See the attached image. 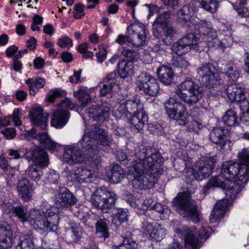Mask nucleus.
I'll list each match as a JSON object with an SVG mask.
<instances>
[{"label":"nucleus","mask_w":249,"mask_h":249,"mask_svg":"<svg viewBox=\"0 0 249 249\" xmlns=\"http://www.w3.org/2000/svg\"><path fill=\"white\" fill-rule=\"evenodd\" d=\"M117 198L114 192L103 186L93 193L90 201L94 207L100 210L103 213H107L114 205Z\"/></svg>","instance_id":"obj_11"},{"label":"nucleus","mask_w":249,"mask_h":249,"mask_svg":"<svg viewBox=\"0 0 249 249\" xmlns=\"http://www.w3.org/2000/svg\"><path fill=\"white\" fill-rule=\"evenodd\" d=\"M233 9L241 17H249V7H238L237 4L232 5Z\"/></svg>","instance_id":"obj_59"},{"label":"nucleus","mask_w":249,"mask_h":249,"mask_svg":"<svg viewBox=\"0 0 249 249\" xmlns=\"http://www.w3.org/2000/svg\"><path fill=\"white\" fill-rule=\"evenodd\" d=\"M144 162H139L129 169L134 176V181L140 189H147L152 187L157 178L163 173L160 163L162 161L160 154H152Z\"/></svg>","instance_id":"obj_3"},{"label":"nucleus","mask_w":249,"mask_h":249,"mask_svg":"<svg viewBox=\"0 0 249 249\" xmlns=\"http://www.w3.org/2000/svg\"><path fill=\"white\" fill-rule=\"evenodd\" d=\"M143 221L142 222L141 230L146 234H150L154 229L153 225L144 217H142Z\"/></svg>","instance_id":"obj_56"},{"label":"nucleus","mask_w":249,"mask_h":249,"mask_svg":"<svg viewBox=\"0 0 249 249\" xmlns=\"http://www.w3.org/2000/svg\"><path fill=\"white\" fill-rule=\"evenodd\" d=\"M47 178L51 183L57 184L59 179V175L56 171L52 170L47 174Z\"/></svg>","instance_id":"obj_63"},{"label":"nucleus","mask_w":249,"mask_h":249,"mask_svg":"<svg viewBox=\"0 0 249 249\" xmlns=\"http://www.w3.org/2000/svg\"><path fill=\"white\" fill-rule=\"evenodd\" d=\"M0 207L4 213H12L14 206L11 202L4 200L0 202Z\"/></svg>","instance_id":"obj_60"},{"label":"nucleus","mask_w":249,"mask_h":249,"mask_svg":"<svg viewBox=\"0 0 249 249\" xmlns=\"http://www.w3.org/2000/svg\"><path fill=\"white\" fill-rule=\"evenodd\" d=\"M13 234L10 225L5 224L0 227V249H8L12 245Z\"/></svg>","instance_id":"obj_24"},{"label":"nucleus","mask_w":249,"mask_h":249,"mask_svg":"<svg viewBox=\"0 0 249 249\" xmlns=\"http://www.w3.org/2000/svg\"><path fill=\"white\" fill-rule=\"evenodd\" d=\"M195 2L199 3L200 7L212 14L215 13L218 7L217 0H194Z\"/></svg>","instance_id":"obj_40"},{"label":"nucleus","mask_w":249,"mask_h":249,"mask_svg":"<svg viewBox=\"0 0 249 249\" xmlns=\"http://www.w3.org/2000/svg\"><path fill=\"white\" fill-rule=\"evenodd\" d=\"M74 94L75 97L78 99L82 107H84L90 101L91 98L87 88H81L77 91L74 92Z\"/></svg>","instance_id":"obj_45"},{"label":"nucleus","mask_w":249,"mask_h":249,"mask_svg":"<svg viewBox=\"0 0 249 249\" xmlns=\"http://www.w3.org/2000/svg\"><path fill=\"white\" fill-rule=\"evenodd\" d=\"M110 104L106 101L100 104H96L90 107L86 113L93 121L103 122L109 118L111 111Z\"/></svg>","instance_id":"obj_16"},{"label":"nucleus","mask_w":249,"mask_h":249,"mask_svg":"<svg viewBox=\"0 0 249 249\" xmlns=\"http://www.w3.org/2000/svg\"><path fill=\"white\" fill-rule=\"evenodd\" d=\"M195 8L190 5L183 6L178 13V18L186 22H189L194 13Z\"/></svg>","instance_id":"obj_44"},{"label":"nucleus","mask_w":249,"mask_h":249,"mask_svg":"<svg viewBox=\"0 0 249 249\" xmlns=\"http://www.w3.org/2000/svg\"><path fill=\"white\" fill-rule=\"evenodd\" d=\"M58 213L57 208L54 206L47 208L45 211L33 209L29 213L28 220L31 224L36 225L45 231H55L59 220Z\"/></svg>","instance_id":"obj_5"},{"label":"nucleus","mask_w":249,"mask_h":249,"mask_svg":"<svg viewBox=\"0 0 249 249\" xmlns=\"http://www.w3.org/2000/svg\"><path fill=\"white\" fill-rule=\"evenodd\" d=\"M111 143L112 139L106 131L98 124H93L88 130H85L78 143L66 147L64 160L70 164L87 161L91 167L98 168L101 160L97 145L107 146Z\"/></svg>","instance_id":"obj_1"},{"label":"nucleus","mask_w":249,"mask_h":249,"mask_svg":"<svg viewBox=\"0 0 249 249\" xmlns=\"http://www.w3.org/2000/svg\"><path fill=\"white\" fill-rule=\"evenodd\" d=\"M127 240L123 241L119 245H113L112 249H138V244L135 241H131L130 243Z\"/></svg>","instance_id":"obj_53"},{"label":"nucleus","mask_w":249,"mask_h":249,"mask_svg":"<svg viewBox=\"0 0 249 249\" xmlns=\"http://www.w3.org/2000/svg\"><path fill=\"white\" fill-rule=\"evenodd\" d=\"M212 231L213 229L209 226H203L198 231L195 227L183 226L181 234L188 249H199L202 246V240L209 238Z\"/></svg>","instance_id":"obj_8"},{"label":"nucleus","mask_w":249,"mask_h":249,"mask_svg":"<svg viewBox=\"0 0 249 249\" xmlns=\"http://www.w3.org/2000/svg\"><path fill=\"white\" fill-rule=\"evenodd\" d=\"M30 116L33 123L37 126L40 127L42 130H45L46 128L49 114L44 112L42 107H34L30 113Z\"/></svg>","instance_id":"obj_22"},{"label":"nucleus","mask_w":249,"mask_h":249,"mask_svg":"<svg viewBox=\"0 0 249 249\" xmlns=\"http://www.w3.org/2000/svg\"><path fill=\"white\" fill-rule=\"evenodd\" d=\"M148 120V115L143 110L131 116L128 121L136 129L140 131L143 129Z\"/></svg>","instance_id":"obj_30"},{"label":"nucleus","mask_w":249,"mask_h":249,"mask_svg":"<svg viewBox=\"0 0 249 249\" xmlns=\"http://www.w3.org/2000/svg\"><path fill=\"white\" fill-rule=\"evenodd\" d=\"M21 116L22 113L21 112V110L18 108H15L10 118L12 119V121L16 126L21 125V121L20 119L21 117Z\"/></svg>","instance_id":"obj_57"},{"label":"nucleus","mask_w":249,"mask_h":249,"mask_svg":"<svg viewBox=\"0 0 249 249\" xmlns=\"http://www.w3.org/2000/svg\"><path fill=\"white\" fill-rule=\"evenodd\" d=\"M229 204V199L225 198L218 201L215 205L210 216L211 223L215 222L217 220L223 216Z\"/></svg>","instance_id":"obj_27"},{"label":"nucleus","mask_w":249,"mask_h":249,"mask_svg":"<svg viewBox=\"0 0 249 249\" xmlns=\"http://www.w3.org/2000/svg\"><path fill=\"white\" fill-rule=\"evenodd\" d=\"M237 183L231 179H228L221 173L217 176L212 177L209 182L206 184L202 190L206 194L208 193L212 187H220L225 190L226 196L231 200H234L240 192V187Z\"/></svg>","instance_id":"obj_9"},{"label":"nucleus","mask_w":249,"mask_h":249,"mask_svg":"<svg viewBox=\"0 0 249 249\" xmlns=\"http://www.w3.org/2000/svg\"><path fill=\"white\" fill-rule=\"evenodd\" d=\"M77 199L73 194L65 187H59L58 193L54 199L56 207L61 208H68L74 205Z\"/></svg>","instance_id":"obj_18"},{"label":"nucleus","mask_w":249,"mask_h":249,"mask_svg":"<svg viewBox=\"0 0 249 249\" xmlns=\"http://www.w3.org/2000/svg\"><path fill=\"white\" fill-rule=\"evenodd\" d=\"M81 228L76 223L72 224L67 233L66 239L68 243L70 244L77 243L81 240Z\"/></svg>","instance_id":"obj_35"},{"label":"nucleus","mask_w":249,"mask_h":249,"mask_svg":"<svg viewBox=\"0 0 249 249\" xmlns=\"http://www.w3.org/2000/svg\"><path fill=\"white\" fill-rule=\"evenodd\" d=\"M172 203L176 212L186 220L191 221L194 223L199 222V212L196 206L191 201L190 197L186 193H178Z\"/></svg>","instance_id":"obj_6"},{"label":"nucleus","mask_w":249,"mask_h":249,"mask_svg":"<svg viewBox=\"0 0 249 249\" xmlns=\"http://www.w3.org/2000/svg\"><path fill=\"white\" fill-rule=\"evenodd\" d=\"M178 87L183 90L188 91L190 94L196 93H196L198 92L199 93H203V95L206 96L207 95L205 94V92L208 89H207L203 92L198 85L189 78L183 81Z\"/></svg>","instance_id":"obj_36"},{"label":"nucleus","mask_w":249,"mask_h":249,"mask_svg":"<svg viewBox=\"0 0 249 249\" xmlns=\"http://www.w3.org/2000/svg\"><path fill=\"white\" fill-rule=\"evenodd\" d=\"M26 157L29 160H32L35 164L42 166H47L49 164V159L46 151L39 147L26 153Z\"/></svg>","instance_id":"obj_21"},{"label":"nucleus","mask_w":249,"mask_h":249,"mask_svg":"<svg viewBox=\"0 0 249 249\" xmlns=\"http://www.w3.org/2000/svg\"><path fill=\"white\" fill-rule=\"evenodd\" d=\"M126 109L123 102L119 104L118 107L113 111V116L117 119H124L129 121L130 118V114L126 112Z\"/></svg>","instance_id":"obj_48"},{"label":"nucleus","mask_w":249,"mask_h":249,"mask_svg":"<svg viewBox=\"0 0 249 249\" xmlns=\"http://www.w3.org/2000/svg\"><path fill=\"white\" fill-rule=\"evenodd\" d=\"M33 237L31 235H24L20 237L16 249H35Z\"/></svg>","instance_id":"obj_46"},{"label":"nucleus","mask_w":249,"mask_h":249,"mask_svg":"<svg viewBox=\"0 0 249 249\" xmlns=\"http://www.w3.org/2000/svg\"><path fill=\"white\" fill-rule=\"evenodd\" d=\"M216 160L215 156L202 157L196 162L194 168H189L185 171L187 181L194 179L202 180L208 178L214 169Z\"/></svg>","instance_id":"obj_7"},{"label":"nucleus","mask_w":249,"mask_h":249,"mask_svg":"<svg viewBox=\"0 0 249 249\" xmlns=\"http://www.w3.org/2000/svg\"><path fill=\"white\" fill-rule=\"evenodd\" d=\"M18 196L24 201L28 202L33 196L34 190L33 184L26 178H21L17 183Z\"/></svg>","instance_id":"obj_19"},{"label":"nucleus","mask_w":249,"mask_h":249,"mask_svg":"<svg viewBox=\"0 0 249 249\" xmlns=\"http://www.w3.org/2000/svg\"><path fill=\"white\" fill-rule=\"evenodd\" d=\"M173 65L178 68L186 69L189 64L185 58L180 56L173 61Z\"/></svg>","instance_id":"obj_58"},{"label":"nucleus","mask_w":249,"mask_h":249,"mask_svg":"<svg viewBox=\"0 0 249 249\" xmlns=\"http://www.w3.org/2000/svg\"><path fill=\"white\" fill-rule=\"evenodd\" d=\"M161 31L163 32V34L165 36V38L161 39L162 41L164 44L168 45L170 43L174 35L176 33V31L171 25L168 24L163 26L161 29H160V36L161 35L160 33ZM160 38L161 37L160 36L159 38Z\"/></svg>","instance_id":"obj_47"},{"label":"nucleus","mask_w":249,"mask_h":249,"mask_svg":"<svg viewBox=\"0 0 249 249\" xmlns=\"http://www.w3.org/2000/svg\"><path fill=\"white\" fill-rule=\"evenodd\" d=\"M126 109V112L130 114V116L134 114L143 110V104L141 103L139 99L132 97L123 102Z\"/></svg>","instance_id":"obj_34"},{"label":"nucleus","mask_w":249,"mask_h":249,"mask_svg":"<svg viewBox=\"0 0 249 249\" xmlns=\"http://www.w3.org/2000/svg\"><path fill=\"white\" fill-rule=\"evenodd\" d=\"M224 73L229 79L236 80L240 77V71L233 63L226 61H220L218 64L208 62L202 64L197 69V73L203 85L209 87L205 91L207 97L213 100L221 94L224 81L221 79L218 72Z\"/></svg>","instance_id":"obj_2"},{"label":"nucleus","mask_w":249,"mask_h":249,"mask_svg":"<svg viewBox=\"0 0 249 249\" xmlns=\"http://www.w3.org/2000/svg\"><path fill=\"white\" fill-rule=\"evenodd\" d=\"M157 73L160 80L164 84L169 85L173 82L174 73L170 67L162 65L158 68Z\"/></svg>","instance_id":"obj_31"},{"label":"nucleus","mask_w":249,"mask_h":249,"mask_svg":"<svg viewBox=\"0 0 249 249\" xmlns=\"http://www.w3.org/2000/svg\"><path fill=\"white\" fill-rule=\"evenodd\" d=\"M191 49L197 51L202 50L200 48L197 37L192 33L188 34L179 39L178 41L174 43L171 47L172 51L179 55L186 53Z\"/></svg>","instance_id":"obj_14"},{"label":"nucleus","mask_w":249,"mask_h":249,"mask_svg":"<svg viewBox=\"0 0 249 249\" xmlns=\"http://www.w3.org/2000/svg\"><path fill=\"white\" fill-rule=\"evenodd\" d=\"M33 137H35L38 140L41 144L44 145L47 149L51 150H56L59 145L52 140L46 132L38 133L36 135V130L32 129L29 132Z\"/></svg>","instance_id":"obj_28"},{"label":"nucleus","mask_w":249,"mask_h":249,"mask_svg":"<svg viewBox=\"0 0 249 249\" xmlns=\"http://www.w3.org/2000/svg\"><path fill=\"white\" fill-rule=\"evenodd\" d=\"M30 90V95L33 96L38 92V89L43 88L46 84L45 80L41 77L29 78L25 80Z\"/></svg>","instance_id":"obj_38"},{"label":"nucleus","mask_w":249,"mask_h":249,"mask_svg":"<svg viewBox=\"0 0 249 249\" xmlns=\"http://www.w3.org/2000/svg\"><path fill=\"white\" fill-rule=\"evenodd\" d=\"M57 45L60 48H70L73 45L72 39L67 36H62L57 40Z\"/></svg>","instance_id":"obj_54"},{"label":"nucleus","mask_w":249,"mask_h":249,"mask_svg":"<svg viewBox=\"0 0 249 249\" xmlns=\"http://www.w3.org/2000/svg\"><path fill=\"white\" fill-rule=\"evenodd\" d=\"M128 211L126 209L117 208L113 213V222L115 225H119L128 220Z\"/></svg>","instance_id":"obj_41"},{"label":"nucleus","mask_w":249,"mask_h":249,"mask_svg":"<svg viewBox=\"0 0 249 249\" xmlns=\"http://www.w3.org/2000/svg\"><path fill=\"white\" fill-rule=\"evenodd\" d=\"M26 174L33 180L38 181L43 175V171L38 165L33 164L26 169Z\"/></svg>","instance_id":"obj_43"},{"label":"nucleus","mask_w":249,"mask_h":249,"mask_svg":"<svg viewBox=\"0 0 249 249\" xmlns=\"http://www.w3.org/2000/svg\"><path fill=\"white\" fill-rule=\"evenodd\" d=\"M195 27L198 31L200 36L205 42L211 43L214 47H222V42L217 37V31L213 27L212 23L205 19L201 20L195 25Z\"/></svg>","instance_id":"obj_13"},{"label":"nucleus","mask_w":249,"mask_h":249,"mask_svg":"<svg viewBox=\"0 0 249 249\" xmlns=\"http://www.w3.org/2000/svg\"><path fill=\"white\" fill-rule=\"evenodd\" d=\"M156 152L160 154L158 151L154 148H146L144 146L136 148L133 155L134 157L133 159L135 160V162H132V165L129 167V169L139 162L146 161L148 157L152 156V154L154 155Z\"/></svg>","instance_id":"obj_25"},{"label":"nucleus","mask_w":249,"mask_h":249,"mask_svg":"<svg viewBox=\"0 0 249 249\" xmlns=\"http://www.w3.org/2000/svg\"><path fill=\"white\" fill-rule=\"evenodd\" d=\"M171 14L168 11L161 12L158 15L155 20L153 25L152 29L154 36L156 38L160 37V31L163 26L169 24V19Z\"/></svg>","instance_id":"obj_26"},{"label":"nucleus","mask_w":249,"mask_h":249,"mask_svg":"<svg viewBox=\"0 0 249 249\" xmlns=\"http://www.w3.org/2000/svg\"><path fill=\"white\" fill-rule=\"evenodd\" d=\"M124 169L120 165L115 164L107 174L111 182L117 183L124 178Z\"/></svg>","instance_id":"obj_37"},{"label":"nucleus","mask_w":249,"mask_h":249,"mask_svg":"<svg viewBox=\"0 0 249 249\" xmlns=\"http://www.w3.org/2000/svg\"><path fill=\"white\" fill-rule=\"evenodd\" d=\"M166 114L170 120L175 121L179 125H185L188 123L189 114L186 106L173 97L165 101Z\"/></svg>","instance_id":"obj_10"},{"label":"nucleus","mask_w":249,"mask_h":249,"mask_svg":"<svg viewBox=\"0 0 249 249\" xmlns=\"http://www.w3.org/2000/svg\"><path fill=\"white\" fill-rule=\"evenodd\" d=\"M69 113L65 110L58 109L53 114L51 124L57 128L63 127L67 123Z\"/></svg>","instance_id":"obj_29"},{"label":"nucleus","mask_w":249,"mask_h":249,"mask_svg":"<svg viewBox=\"0 0 249 249\" xmlns=\"http://www.w3.org/2000/svg\"><path fill=\"white\" fill-rule=\"evenodd\" d=\"M127 35H124L123 34L119 35L117 38L116 39L115 42L120 45H123L126 43H130V40L129 39V33L126 32Z\"/></svg>","instance_id":"obj_64"},{"label":"nucleus","mask_w":249,"mask_h":249,"mask_svg":"<svg viewBox=\"0 0 249 249\" xmlns=\"http://www.w3.org/2000/svg\"><path fill=\"white\" fill-rule=\"evenodd\" d=\"M1 133L6 139H13L16 135V131L14 128L7 127L1 131Z\"/></svg>","instance_id":"obj_62"},{"label":"nucleus","mask_w":249,"mask_h":249,"mask_svg":"<svg viewBox=\"0 0 249 249\" xmlns=\"http://www.w3.org/2000/svg\"><path fill=\"white\" fill-rule=\"evenodd\" d=\"M94 220L96 221L95 224V234L98 237L105 241L109 236V221L102 214H97Z\"/></svg>","instance_id":"obj_20"},{"label":"nucleus","mask_w":249,"mask_h":249,"mask_svg":"<svg viewBox=\"0 0 249 249\" xmlns=\"http://www.w3.org/2000/svg\"><path fill=\"white\" fill-rule=\"evenodd\" d=\"M239 162L232 160L223 162L221 172L228 179L240 185V191L249 180V150L243 149L238 153Z\"/></svg>","instance_id":"obj_4"},{"label":"nucleus","mask_w":249,"mask_h":249,"mask_svg":"<svg viewBox=\"0 0 249 249\" xmlns=\"http://www.w3.org/2000/svg\"><path fill=\"white\" fill-rule=\"evenodd\" d=\"M75 176H77V181L79 183L90 182L92 181V176L90 170L83 167L77 168L75 170Z\"/></svg>","instance_id":"obj_39"},{"label":"nucleus","mask_w":249,"mask_h":249,"mask_svg":"<svg viewBox=\"0 0 249 249\" xmlns=\"http://www.w3.org/2000/svg\"><path fill=\"white\" fill-rule=\"evenodd\" d=\"M238 117L236 112L232 109H228L222 117L224 123L229 126H235L238 125Z\"/></svg>","instance_id":"obj_42"},{"label":"nucleus","mask_w":249,"mask_h":249,"mask_svg":"<svg viewBox=\"0 0 249 249\" xmlns=\"http://www.w3.org/2000/svg\"><path fill=\"white\" fill-rule=\"evenodd\" d=\"M183 89L177 87L175 90V94L178 98L189 105L196 104L202 97L203 93H199L198 92L194 94L187 95L186 93L183 92Z\"/></svg>","instance_id":"obj_32"},{"label":"nucleus","mask_w":249,"mask_h":249,"mask_svg":"<svg viewBox=\"0 0 249 249\" xmlns=\"http://www.w3.org/2000/svg\"><path fill=\"white\" fill-rule=\"evenodd\" d=\"M123 56L127 59V62H131L137 60L139 57L138 52L127 48H123L122 52Z\"/></svg>","instance_id":"obj_52"},{"label":"nucleus","mask_w":249,"mask_h":249,"mask_svg":"<svg viewBox=\"0 0 249 249\" xmlns=\"http://www.w3.org/2000/svg\"><path fill=\"white\" fill-rule=\"evenodd\" d=\"M84 5L81 3H78L74 6L73 16L76 19H80L85 16Z\"/></svg>","instance_id":"obj_55"},{"label":"nucleus","mask_w":249,"mask_h":249,"mask_svg":"<svg viewBox=\"0 0 249 249\" xmlns=\"http://www.w3.org/2000/svg\"><path fill=\"white\" fill-rule=\"evenodd\" d=\"M118 75L123 78L131 77L134 73L133 62H127L124 59L120 60L117 65Z\"/></svg>","instance_id":"obj_33"},{"label":"nucleus","mask_w":249,"mask_h":249,"mask_svg":"<svg viewBox=\"0 0 249 249\" xmlns=\"http://www.w3.org/2000/svg\"><path fill=\"white\" fill-rule=\"evenodd\" d=\"M118 85L115 82H110L103 84L100 86V95L101 96H107V98L111 97L113 92V89L114 87H118Z\"/></svg>","instance_id":"obj_50"},{"label":"nucleus","mask_w":249,"mask_h":249,"mask_svg":"<svg viewBox=\"0 0 249 249\" xmlns=\"http://www.w3.org/2000/svg\"><path fill=\"white\" fill-rule=\"evenodd\" d=\"M82 72V69L74 71V74L69 78V81L72 84H77L84 81V79H81V75Z\"/></svg>","instance_id":"obj_61"},{"label":"nucleus","mask_w":249,"mask_h":249,"mask_svg":"<svg viewBox=\"0 0 249 249\" xmlns=\"http://www.w3.org/2000/svg\"><path fill=\"white\" fill-rule=\"evenodd\" d=\"M127 33H129L130 43L138 47L142 46L146 40V29L144 24L133 23L127 27Z\"/></svg>","instance_id":"obj_15"},{"label":"nucleus","mask_w":249,"mask_h":249,"mask_svg":"<svg viewBox=\"0 0 249 249\" xmlns=\"http://www.w3.org/2000/svg\"><path fill=\"white\" fill-rule=\"evenodd\" d=\"M12 213L22 222L28 220L29 214L26 209L21 205L14 206Z\"/></svg>","instance_id":"obj_49"},{"label":"nucleus","mask_w":249,"mask_h":249,"mask_svg":"<svg viewBox=\"0 0 249 249\" xmlns=\"http://www.w3.org/2000/svg\"><path fill=\"white\" fill-rule=\"evenodd\" d=\"M210 140L213 143L224 149L226 145L229 146L231 143L229 137V131L225 127H213L210 134Z\"/></svg>","instance_id":"obj_17"},{"label":"nucleus","mask_w":249,"mask_h":249,"mask_svg":"<svg viewBox=\"0 0 249 249\" xmlns=\"http://www.w3.org/2000/svg\"><path fill=\"white\" fill-rule=\"evenodd\" d=\"M226 91L228 99L231 102H236L245 98V89L240 84H231L227 87Z\"/></svg>","instance_id":"obj_23"},{"label":"nucleus","mask_w":249,"mask_h":249,"mask_svg":"<svg viewBox=\"0 0 249 249\" xmlns=\"http://www.w3.org/2000/svg\"><path fill=\"white\" fill-rule=\"evenodd\" d=\"M165 234V230L159 226L154 228L150 234V237L152 240L159 242L164 238Z\"/></svg>","instance_id":"obj_51"},{"label":"nucleus","mask_w":249,"mask_h":249,"mask_svg":"<svg viewBox=\"0 0 249 249\" xmlns=\"http://www.w3.org/2000/svg\"><path fill=\"white\" fill-rule=\"evenodd\" d=\"M136 85L139 91L142 90L145 94L155 97L160 92V83L151 75L142 72L138 76Z\"/></svg>","instance_id":"obj_12"}]
</instances>
